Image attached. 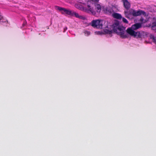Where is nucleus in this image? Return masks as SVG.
Wrapping results in <instances>:
<instances>
[{"label":"nucleus","mask_w":156,"mask_h":156,"mask_svg":"<svg viewBox=\"0 0 156 156\" xmlns=\"http://www.w3.org/2000/svg\"><path fill=\"white\" fill-rule=\"evenodd\" d=\"M113 30L114 32L121 36L122 38L127 37V36L126 34L125 28L120 26L118 21H116L112 25Z\"/></svg>","instance_id":"nucleus-1"},{"label":"nucleus","mask_w":156,"mask_h":156,"mask_svg":"<svg viewBox=\"0 0 156 156\" xmlns=\"http://www.w3.org/2000/svg\"><path fill=\"white\" fill-rule=\"evenodd\" d=\"M126 32L129 34L136 38H145L147 35V33L146 32L143 31L136 32L131 28H128Z\"/></svg>","instance_id":"nucleus-2"},{"label":"nucleus","mask_w":156,"mask_h":156,"mask_svg":"<svg viewBox=\"0 0 156 156\" xmlns=\"http://www.w3.org/2000/svg\"><path fill=\"white\" fill-rule=\"evenodd\" d=\"M105 23L104 20H93L90 23V24L94 28L102 29L105 27H104Z\"/></svg>","instance_id":"nucleus-3"},{"label":"nucleus","mask_w":156,"mask_h":156,"mask_svg":"<svg viewBox=\"0 0 156 156\" xmlns=\"http://www.w3.org/2000/svg\"><path fill=\"white\" fill-rule=\"evenodd\" d=\"M76 8L85 12L90 13L93 15H94L96 14V12L93 9V8L91 7V6L90 5H87L88 9L83 7L82 6L79 5H76Z\"/></svg>","instance_id":"nucleus-4"},{"label":"nucleus","mask_w":156,"mask_h":156,"mask_svg":"<svg viewBox=\"0 0 156 156\" xmlns=\"http://www.w3.org/2000/svg\"><path fill=\"white\" fill-rule=\"evenodd\" d=\"M133 16H140L141 15L146 16L147 15L146 13L144 11L142 10L136 11L133 9Z\"/></svg>","instance_id":"nucleus-5"},{"label":"nucleus","mask_w":156,"mask_h":156,"mask_svg":"<svg viewBox=\"0 0 156 156\" xmlns=\"http://www.w3.org/2000/svg\"><path fill=\"white\" fill-rule=\"evenodd\" d=\"M58 9L61 12L62 14H66L70 16L72 15L73 11L60 7H58Z\"/></svg>","instance_id":"nucleus-6"},{"label":"nucleus","mask_w":156,"mask_h":156,"mask_svg":"<svg viewBox=\"0 0 156 156\" xmlns=\"http://www.w3.org/2000/svg\"><path fill=\"white\" fill-rule=\"evenodd\" d=\"M133 10V9H131L125 10L124 13L126 17L129 19L132 18Z\"/></svg>","instance_id":"nucleus-7"},{"label":"nucleus","mask_w":156,"mask_h":156,"mask_svg":"<svg viewBox=\"0 0 156 156\" xmlns=\"http://www.w3.org/2000/svg\"><path fill=\"white\" fill-rule=\"evenodd\" d=\"M123 3L124 7L126 9V10H128L130 7V4L127 0L122 1Z\"/></svg>","instance_id":"nucleus-8"},{"label":"nucleus","mask_w":156,"mask_h":156,"mask_svg":"<svg viewBox=\"0 0 156 156\" xmlns=\"http://www.w3.org/2000/svg\"><path fill=\"white\" fill-rule=\"evenodd\" d=\"M141 27V25L140 23H137L133 25L131 28H131L132 30H137Z\"/></svg>","instance_id":"nucleus-9"},{"label":"nucleus","mask_w":156,"mask_h":156,"mask_svg":"<svg viewBox=\"0 0 156 156\" xmlns=\"http://www.w3.org/2000/svg\"><path fill=\"white\" fill-rule=\"evenodd\" d=\"M71 16H75L76 18H78L80 19L84 20L85 17L81 15H79L78 13L73 11Z\"/></svg>","instance_id":"nucleus-10"},{"label":"nucleus","mask_w":156,"mask_h":156,"mask_svg":"<svg viewBox=\"0 0 156 156\" xmlns=\"http://www.w3.org/2000/svg\"><path fill=\"white\" fill-rule=\"evenodd\" d=\"M96 9H97V12H99L101 10V7L100 5L98 3H95L94 4Z\"/></svg>","instance_id":"nucleus-11"},{"label":"nucleus","mask_w":156,"mask_h":156,"mask_svg":"<svg viewBox=\"0 0 156 156\" xmlns=\"http://www.w3.org/2000/svg\"><path fill=\"white\" fill-rule=\"evenodd\" d=\"M112 16L115 18L118 19H120L122 18V16L119 14L115 13L112 14Z\"/></svg>","instance_id":"nucleus-12"},{"label":"nucleus","mask_w":156,"mask_h":156,"mask_svg":"<svg viewBox=\"0 0 156 156\" xmlns=\"http://www.w3.org/2000/svg\"><path fill=\"white\" fill-rule=\"evenodd\" d=\"M113 12V10L111 8H107L106 9V12L108 14H110Z\"/></svg>","instance_id":"nucleus-13"},{"label":"nucleus","mask_w":156,"mask_h":156,"mask_svg":"<svg viewBox=\"0 0 156 156\" xmlns=\"http://www.w3.org/2000/svg\"><path fill=\"white\" fill-rule=\"evenodd\" d=\"M150 37L151 38L153 41L156 44V36L151 35Z\"/></svg>","instance_id":"nucleus-14"},{"label":"nucleus","mask_w":156,"mask_h":156,"mask_svg":"<svg viewBox=\"0 0 156 156\" xmlns=\"http://www.w3.org/2000/svg\"><path fill=\"white\" fill-rule=\"evenodd\" d=\"M154 25L152 26L151 28L153 30L156 31V24H155V22L154 23Z\"/></svg>","instance_id":"nucleus-15"},{"label":"nucleus","mask_w":156,"mask_h":156,"mask_svg":"<svg viewBox=\"0 0 156 156\" xmlns=\"http://www.w3.org/2000/svg\"><path fill=\"white\" fill-rule=\"evenodd\" d=\"M140 21V22L142 23H144L146 22V20L144 19L141 18L139 20Z\"/></svg>","instance_id":"nucleus-16"},{"label":"nucleus","mask_w":156,"mask_h":156,"mask_svg":"<svg viewBox=\"0 0 156 156\" xmlns=\"http://www.w3.org/2000/svg\"><path fill=\"white\" fill-rule=\"evenodd\" d=\"M78 1L80 3L83 4H85L86 2H87V0H78Z\"/></svg>","instance_id":"nucleus-17"},{"label":"nucleus","mask_w":156,"mask_h":156,"mask_svg":"<svg viewBox=\"0 0 156 156\" xmlns=\"http://www.w3.org/2000/svg\"><path fill=\"white\" fill-rule=\"evenodd\" d=\"M122 21L125 23H128V21L127 20L126 18H125L124 17L122 18Z\"/></svg>","instance_id":"nucleus-18"},{"label":"nucleus","mask_w":156,"mask_h":156,"mask_svg":"<svg viewBox=\"0 0 156 156\" xmlns=\"http://www.w3.org/2000/svg\"><path fill=\"white\" fill-rule=\"evenodd\" d=\"M105 32L107 33L110 34L112 33V30L105 29Z\"/></svg>","instance_id":"nucleus-19"},{"label":"nucleus","mask_w":156,"mask_h":156,"mask_svg":"<svg viewBox=\"0 0 156 156\" xmlns=\"http://www.w3.org/2000/svg\"><path fill=\"white\" fill-rule=\"evenodd\" d=\"M85 35L88 36L90 34V31H86L84 32Z\"/></svg>","instance_id":"nucleus-20"},{"label":"nucleus","mask_w":156,"mask_h":156,"mask_svg":"<svg viewBox=\"0 0 156 156\" xmlns=\"http://www.w3.org/2000/svg\"><path fill=\"white\" fill-rule=\"evenodd\" d=\"M92 2H94V4L95 3H98L99 0H91Z\"/></svg>","instance_id":"nucleus-21"},{"label":"nucleus","mask_w":156,"mask_h":156,"mask_svg":"<svg viewBox=\"0 0 156 156\" xmlns=\"http://www.w3.org/2000/svg\"><path fill=\"white\" fill-rule=\"evenodd\" d=\"M95 34H98V35L101 34L100 32L99 31H96L95 32Z\"/></svg>","instance_id":"nucleus-22"},{"label":"nucleus","mask_w":156,"mask_h":156,"mask_svg":"<svg viewBox=\"0 0 156 156\" xmlns=\"http://www.w3.org/2000/svg\"><path fill=\"white\" fill-rule=\"evenodd\" d=\"M2 16L0 14V20H2Z\"/></svg>","instance_id":"nucleus-23"},{"label":"nucleus","mask_w":156,"mask_h":156,"mask_svg":"<svg viewBox=\"0 0 156 156\" xmlns=\"http://www.w3.org/2000/svg\"><path fill=\"white\" fill-rule=\"evenodd\" d=\"M67 29V28L66 27H65L64 28V30H66Z\"/></svg>","instance_id":"nucleus-24"},{"label":"nucleus","mask_w":156,"mask_h":156,"mask_svg":"<svg viewBox=\"0 0 156 156\" xmlns=\"http://www.w3.org/2000/svg\"><path fill=\"white\" fill-rule=\"evenodd\" d=\"M155 20V18H154V19H153V21H154V20Z\"/></svg>","instance_id":"nucleus-25"},{"label":"nucleus","mask_w":156,"mask_h":156,"mask_svg":"<svg viewBox=\"0 0 156 156\" xmlns=\"http://www.w3.org/2000/svg\"><path fill=\"white\" fill-rule=\"evenodd\" d=\"M25 24V23H24L23 24V26H24Z\"/></svg>","instance_id":"nucleus-26"},{"label":"nucleus","mask_w":156,"mask_h":156,"mask_svg":"<svg viewBox=\"0 0 156 156\" xmlns=\"http://www.w3.org/2000/svg\"><path fill=\"white\" fill-rule=\"evenodd\" d=\"M125 0H122V1H125Z\"/></svg>","instance_id":"nucleus-27"}]
</instances>
